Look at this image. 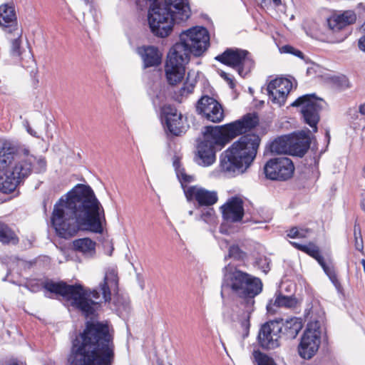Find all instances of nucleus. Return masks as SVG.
Masks as SVG:
<instances>
[{"mask_svg": "<svg viewBox=\"0 0 365 365\" xmlns=\"http://www.w3.org/2000/svg\"><path fill=\"white\" fill-rule=\"evenodd\" d=\"M196 84V79L190 78V73H188L187 79L183 84V86L180 90V94L183 96H187L191 93H192Z\"/></svg>", "mask_w": 365, "mask_h": 365, "instance_id": "38", "label": "nucleus"}, {"mask_svg": "<svg viewBox=\"0 0 365 365\" xmlns=\"http://www.w3.org/2000/svg\"><path fill=\"white\" fill-rule=\"evenodd\" d=\"M148 25L151 32L156 36L165 38L173 31L174 16L160 3H153L148 14Z\"/></svg>", "mask_w": 365, "mask_h": 365, "instance_id": "8", "label": "nucleus"}, {"mask_svg": "<svg viewBox=\"0 0 365 365\" xmlns=\"http://www.w3.org/2000/svg\"><path fill=\"white\" fill-rule=\"evenodd\" d=\"M160 4L174 16L176 24L185 22L191 16L188 0H164Z\"/></svg>", "mask_w": 365, "mask_h": 365, "instance_id": "22", "label": "nucleus"}, {"mask_svg": "<svg viewBox=\"0 0 365 365\" xmlns=\"http://www.w3.org/2000/svg\"><path fill=\"white\" fill-rule=\"evenodd\" d=\"M362 264L364 265V271H365V260L364 259L362 260Z\"/></svg>", "mask_w": 365, "mask_h": 365, "instance_id": "54", "label": "nucleus"}, {"mask_svg": "<svg viewBox=\"0 0 365 365\" xmlns=\"http://www.w3.org/2000/svg\"><path fill=\"white\" fill-rule=\"evenodd\" d=\"M346 36H347V35H346V36H345L341 39V41H343L344 38H346Z\"/></svg>", "mask_w": 365, "mask_h": 365, "instance_id": "57", "label": "nucleus"}, {"mask_svg": "<svg viewBox=\"0 0 365 365\" xmlns=\"http://www.w3.org/2000/svg\"><path fill=\"white\" fill-rule=\"evenodd\" d=\"M334 82L341 88H347L350 86L349 79L344 75L334 76Z\"/></svg>", "mask_w": 365, "mask_h": 365, "instance_id": "43", "label": "nucleus"}, {"mask_svg": "<svg viewBox=\"0 0 365 365\" xmlns=\"http://www.w3.org/2000/svg\"><path fill=\"white\" fill-rule=\"evenodd\" d=\"M280 51L282 53H291V54H292L295 56H297L302 59L304 58V55H303L302 52L300 51L299 50L294 48L292 46H289V45L284 46L280 48Z\"/></svg>", "mask_w": 365, "mask_h": 365, "instance_id": "42", "label": "nucleus"}, {"mask_svg": "<svg viewBox=\"0 0 365 365\" xmlns=\"http://www.w3.org/2000/svg\"><path fill=\"white\" fill-rule=\"evenodd\" d=\"M223 218L229 222L241 221L244 215L243 202L237 197L229 199L220 207Z\"/></svg>", "mask_w": 365, "mask_h": 365, "instance_id": "23", "label": "nucleus"}, {"mask_svg": "<svg viewBox=\"0 0 365 365\" xmlns=\"http://www.w3.org/2000/svg\"><path fill=\"white\" fill-rule=\"evenodd\" d=\"M0 242L3 244L16 245L19 237L16 233L5 223L0 221Z\"/></svg>", "mask_w": 365, "mask_h": 365, "instance_id": "34", "label": "nucleus"}, {"mask_svg": "<svg viewBox=\"0 0 365 365\" xmlns=\"http://www.w3.org/2000/svg\"><path fill=\"white\" fill-rule=\"evenodd\" d=\"M282 331L281 323L269 321L264 323L258 334V341L264 349H274L280 346V333Z\"/></svg>", "mask_w": 365, "mask_h": 365, "instance_id": "15", "label": "nucleus"}, {"mask_svg": "<svg viewBox=\"0 0 365 365\" xmlns=\"http://www.w3.org/2000/svg\"><path fill=\"white\" fill-rule=\"evenodd\" d=\"M292 245L297 249L308 254L313 258H314L318 263L322 266L324 272L329 276V279L334 283L335 287L339 289L340 284L336 278V274L331 266L327 264L324 257L321 255L317 245L313 243H309L307 245H302L295 242H291Z\"/></svg>", "mask_w": 365, "mask_h": 365, "instance_id": "20", "label": "nucleus"}, {"mask_svg": "<svg viewBox=\"0 0 365 365\" xmlns=\"http://www.w3.org/2000/svg\"><path fill=\"white\" fill-rule=\"evenodd\" d=\"M45 289L50 292L61 295L71 304L80 309L86 317L92 315L98 308L100 294L98 291L86 289L81 284L68 285L64 282H48Z\"/></svg>", "mask_w": 365, "mask_h": 365, "instance_id": "7", "label": "nucleus"}, {"mask_svg": "<svg viewBox=\"0 0 365 365\" xmlns=\"http://www.w3.org/2000/svg\"><path fill=\"white\" fill-rule=\"evenodd\" d=\"M223 242H225V245H227V244L226 240H222V241L221 242V243H220V246H221V247H222V246H223V244H222Z\"/></svg>", "mask_w": 365, "mask_h": 365, "instance_id": "53", "label": "nucleus"}, {"mask_svg": "<svg viewBox=\"0 0 365 365\" xmlns=\"http://www.w3.org/2000/svg\"><path fill=\"white\" fill-rule=\"evenodd\" d=\"M311 233V230L303 227H293L289 230L287 236L291 238H305Z\"/></svg>", "mask_w": 365, "mask_h": 365, "instance_id": "39", "label": "nucleus"}, {"mask_svg": "<svg viewBox=\"0 0 365 365\" xmlns=\"http://www.w3.org/2000/svg\"><path fill=\"white\" fill-rule=\"evenodd\" d=\"M11 34L14 35V37L11 38V54L14 57H19L21 56V32L18 29L16 31H13Z\"/></svg>", "mask_w": 365, "mask_h": 365, "instance_id": "35", "label": "nucleus"}, {"mask_svg": "<svg viewBox=\"0 0 365 365\" xmlns=\"http://www.w3.org/2000/svg\"><path fill=\"white\" fill-rule=\"evenodd\" d=\"M259 143L258 135L242 136L221 154V170L229 175L244 173L255 160Z\"/></svg>", "mask_w": 365, "mask_h": 365, "instance_id": "6", "label": "nucleus"}, {"mask_svg": "<svg viewBox=\"0 0 365 365\" xmlns=\"http://www.w3.org/2000/svg\"><path fill=\"white\" fill-rule=\"evenodd\" d=\"M0 26L9 34L19 29L14 7L12 4H4L0 6Z\"/></svg>", "mask_w": 365, "mask_h": 365, "instance_id": "24", "label": "nucleus"}, {"mask_svg": "<svg viewBox=\"0 0 365 365\" xmlns=\"http://www.w3.org/2000/svg\"><path fill=\"white\" fill-rule=\"evenodd\" d=\"M162 113L165 117V125L169 132L175 135L184 133L188 127L186 120L177 109L170 105L161 106Z\"/></svg>", "mask_w": 365, "mask_h": 365, "instance_id": "18", "label": "nucleus"}, {"mask_svg": "<svg viewBox=\"0 0 365 365\" xmlns=\"http://www.w3.org/2000/svg\"><path fill=\"white\" fill-rule=\"evenodd\" d=\"M325 101L314 94H307L299 97L291 106H301V113L304 121L308 124L314 132L317 130V124L320 119L319 113L325 106Z\"/></svg>", "mask_w": 365, "mask_h": 365, "instance_id": "9", "label": "nucleus"}, {"mask_svg": "<svg viewBox=\"0 0 365 365\" xmlns=\"http://www.w3.org/2000/svg\"><path fill=\"white\" fill-rule=\"evenodd\" d=\"M356 19V14L352 10L336 11L327 19V25L333 33H337L355 24Z\"/></svg>", "mask_w": 365, "mask_h": 365, "instance_id": "21", "label": "nucleus"}, {"mask_svg": "<svg viewBox=\"0 0 365 365\" xmlns=\"http://www.w3.org/2000/svg\"><path fill=\"white\" fill-rule=\"evenodd\" d=\"M222 289H230L234 294L245 299V312L238 314V319L246 329L250 327V317L254 311L255 297L262 290L261 280L237 268L226 267L224 274Z\"/></svg>", "mask_w": 365, "mask_h": 365, "instance_id": "5", "label": "nucleus"}, {"mask_svg": "<svg viewBox=\"0 0 365 365\" xmlns=\"http://www.w3.org/2000/svg\"><path fill=\"white\" fill-rule=\"evenodd\" d=\"M364 32V35L359 39V48L361 51L365 53V31Z\"/></svg>", "mask_w": 365, "mask_h": 365, "instance_id": "46", "label": "nucleus"}, {"mask_svg": "<svg viewBox=\"0 0 365 365\" xmlns=\"http://www.w3.org/2000/svg\"><path fill=\"white\" fill-rule=\"evenodd\" d=\"M165 76L169 84L176 85L184 78L185 66L171 62H167L165 66Z\"/></svg>", "mask_w": 365, "mask_h": 365, "instance_id": "29", "label": "nucleus"}, {"mask_svg": "<svg viewBox=\"0 0 365 365\" xmlns=\"http://www.w3.org/2000/svg\"><path fill=\"white\" fill-rule=\"evenodd\" d=\"M197 111L208 120L220 123L225 118L224 110L220 103L212 97L202 96L197 102Z\"/></svg>", "mask_w": 365, "mask_h": 365, "instance_id": "17", "label": "nucleus"}, {"mask_svg": "<svg viewBox=\"0 0 365 365\" xmlns=\"http://www.w3.org/2000/svg\"><path fill=\"white\" fill-rule=\"evenodd\" d=\"M9 365H19V364H16V363H11V364H9Z\"/></svg>", "mask_w": 365, "mask_h": 365, "instance_id": "56", "label": "nucleus"}, {"mask_svg": "<svg viewBox=\"0 0 365 365\" xmlns=\"http://www.w3.org/2000/svg\"><path fill=\"white\" fill-rule=\"evenodd\" d=\"M98 287L104 302H110L113 295V303L118 310L126 309L128 305L126 299L118 295V277L115 269L112 268L106 271L103 279L100 282Z\"/></svg>", "mask_w": 365, "mask_h": 365, "instance_id": "13", "label": "nucleus"}, {"mask_svg": "<svg viewBox=\"0 0 365 365\" xmlns=\"http://www.w3.org/2000/svg\"><path fill=\"white\" fill-rule=\"evenodd\" d=\"M274 6H279V5L282 4V1L281 0H272Z\"/></svg>", "mask_w": 365, "mask_h": 365, "instance_id": "48", "label": "nucleus"}, {"mask_svg": "<svg viewBox=\"0 0 365 365\" xmlns=\"http://www.w3.org/2000/svg\"><path fill=\"white\" fill-rule=\"evenodd\" d=\"M220 76L225 81H227V83H228V85L230 86V87L231 88H234L235 86V81H234V78L230 76V74L224 72V71H222L220 73Z\"/></svg>", "mask_w": 365, "mask_h": 365, "instance_id": "45", "label": "nucleus"}, {"mask_svg": "<svg viewBox=\"0 0 365 365\" xmlns=\"http://www.w3.org/2000/svg\"><path fill=\"white\" fill-rule=\"evenodd\" d=\"M173 165L175 168L176 175L183 187V190L186 189L185 185L195 180V176L189 175L186 173L185 168L181 165L180 160L179 157L175 156L173 161Z\"/></svg>", "mask_w": 365, "mask_h": 365, "instance_id": "32", "label": "nucleus"}, {"mask_svg": "<svg viewBox=\"0 0 365 365\" xmlns=\"http://www.w3.org/2000/svg\"><path fill=\"white\" fill-rule=\"evenodd\" d=\"M256 265L262 270L263 272L267 273L269 269V261L265 257H261L256 259Z\"/></svg>", "mask_w": 365, "mask_h": 365, "instance_id": "44", "label": "nucleus"}, {"mask_svg": "<svg viewBox=\"0 0 365 365\" xmlns=\"http://www.w3.org/2000/svg\"><path fill=\"white\" fill-rule=\"evenodd\" d=\"M115 346L107 324L88 322L84 331L73 341L70 365H112Z\"/></svg>", "mask_w": 365, "mask_h": 365, "instance_id": "2", "label": "nucleus"}, {"mask_svg": "<svg viewBox=\"0 0 365 365\" xmlns=\"http://www.w3.org/2000/svg\"><path fill=\"white\" fill-rule=\"evenodd\" d=\"M138 53L140 56L145 68L158 66L161 63L163 53L154 46L139 47Z\"/></svg>", "mask_w": 365, "mask_h": 365, "instance_id": "25", "label": "nucleus"}, {"mask_svg": "<svg viewBox=\"0 0 365 365\" xmlns=\"http://www.w3.org/2000/svg\"><path fill=\"white\" fill-rule=\"evenodd\" d=\"M46 170L44 158L35 157L25 148L17 151L13 143L0 139V172H3L0 177V191L10 193L32 170L41 173Z\"/></svg>", "mask_w": 365, "mask_h": 365, "instance_id": "3", "label": "nucleus"}, {"mask_svg": "<svg viewBox=\"0 0 365 365\" xmlns=\"http://www.w3.org/2000/svg\"><path fill=\"white\" fill-rule=\"evenodd\" d=\"M281 325L282 332L287 339H294L303 327L302 319L297 317L286 319Z\"/></svg>", "mask_w": 365, "mask_h": 365, "instance_id": "30", "label": "nucleus"}, {"mask_svg": "<svg viewBox=\"0 0 365 365\" xmlns=\"http://www.w3.org/2000/svg\"><path fill=\"white\" fill-rule=\"evenodd\" d=\"M298 304V300L292 296L277 294L274 299H271L267 305V309L269 313H274L276 308L293 309Z\"/></svg>", "mask_w": 365, "mask_h": 365, "instance_id": "28", "label": "nucleus"}, {"mask_svg": "<svg viewBox=\"0 0 365 365\" xmlns=\"http://www.w3.org/2000/svg\"><path fill=\"white\" fill-rule=\"evenodd\" d=\"M258 3H260L262 5H266V1L267 0H257Z\"/></svg>", "mask_w": 365, "mask_h": 365, "instance_id": "49", "label": "nucleus"}, {"mask_svg": "<svg viewBox=\"0 0 365 365\" xmlns=\"http://www.w3.org/2000/svg\"><path fill=\"white\" fill-rule=\"evenodd\" d=\"M27 131L32 135H35V133L33 132L31 128H27Z\"/></svg>", "mask_w": 365, "mask_h": 365, "instance_id": "51", "label": "nucleus"}, {"mask_svg": "<svg viewBox=\"0 0 365 365\" xmlns=\"http://www.w3.org/2000/svg\"><path fill=\"white\" fill-rule=\"evenodd\" d=\"M354 247L356 250L362 251L364 249V244L362 236L361 233V229L359 225H355L354 227Z\"/></svg>", "mask_w": 365, "mask_h": 365, "instance_id": "40", "label": "nucleus"}, {"mask_svg": "<svg viewBox=\"0 0 365 365\" xmlns=\"http://www.w3.org/2000/svg\"><path fill=\"white\" fill-rule=\"evenodd\" d=\"M361 206H362L363 210L365 211V197L362 200Z\"/></svg>", "mask_w": 365, "mask_h": 365, "instance_id": "50", "label": "nucleus"}, {"mask_svg": "<svg viewBox=\"0 0 365 365\" xmlns=\"http://www.w3.org/2000/svg\"><path fill=\"white\" fill-rule=\"evenodd\" d=\"M200 219L210 225H216L217 219L213 208L207 207L201 211Z\"/></svg>", "mask_w": 365, "mask_h": 365, "instance_id": "37", "label": "nucleus"}, {"mask_svg": "<svg viewBox=\"0 0 365 365\" xmlns=\"http://www.w3.org/2000/svg\"><path fill=\"white\" fill-rule=\"evenodd\" d=\"M269 150L274 154H289V135L281 136L275 139L269 145Z\"/></svg>", "mask_w": 365, "mask_h": 365, "instance_id": "31", "label": "nucleus"}, {"mask_svg": "<svg viewBox=\"0 0 365 365\" xmlns=\"http://www.w3.org/2000/svg\"><path fill=\"white\" fill-rule=\"evenodd\" d=\"M51 222L56 234L66 239L80 230L101 234L106 220L104 208L91 187L78 185L54 205Z\"/></svg>", "mask_w": 365, "mask_h": 365, "instance_id": "1", "label": "nucleus"}, {"mask_svg": "<svg viewBox=\"0 0 365 365\" xmlns=\"http://www.w3.org/2000/svg\"><path fill=\"white\" fill-rule=\"evenodd\" d=\"M190 53L192 52L180 40L170 49L166 61L185 66L190 61Z\"/></svg>", "mask_w": 365, "mask_h": 365, "instance_id": "26", "label": "nucleus"}, {"mask_svg": "<svg viewBox=\"0 0 365 365\" xmlns=\"http://www.w3.org/2000/svg\"><path fill=\"white\" fill-rule=\"evenodd\" d=\"M290 155L302 157L309 147V137L305 132L289 135Z\"/></svg>", "mask_w": 365, "mask_h": 365, "instance_id": "27", "label": "nucleus"}, {"mask_svg": "<svg viewBox=\"0 0 365 365\" xmlns=\"http://www.w3.org/2000/svg\"><path fill=\"white\" fill-rule=\"evenodd\" d=\"M294 164L287 157L270 159L264 168L266 177L277 180H286L290 178L294 173Z\"/></svg>", "mask_w": 365, "mask_h": 365, "instance_id": "14", "label": "nucleus"}, {"mask_svg": "<svg viewBox=\"0 0 365 365\" xmlns=\"http://www.w3.org/2000/svg\"><path fill=\"white\" fill-rule=\"evenodd\" d=\"M188 214H189L190 215H192L193 214V211H192V210L189 211Z\"/></svg>", "mask_w": 365, "mask_h": 365, "instance_id": "55", "label": "nucleus"}, {"mask_svg": "<svg viewBox=\"0 0 365 365\" xmlns=\"http://www.w3.org/2000/svg\"><path fill=\"white\" fill-rule=\"evenodd\" d=\"M257 123V115L248 113L230 123L205 127L204 139L197 146V163L202 166L211 165L216 160L217 147L221 149L233 138L255 128Z\"/></svg>", "mask_w": 365, "mask_h": 365, "instance_id": "4", "label": "nucleus"}, {"mask_svg": "<svg viewBox=\"0 0 365 365\" xmlns=\"http://www.w3.org/2000/svg\"><path fill=\"white\" fill-rule=\"evenodd\" d=\"M184 192L188 201H195L201 207H210L218 200L216 191L210 190L199 185L187 187L184 190Z\"/></svg>", "mask_w": 365, "mask_h": 365, "instance_id": "19", "label": "nucleus"}, {"mask_svg": "<svg viewBox=\"0 0 365 365\" xmlns=\"http://www.w3.org/2000/svg\"><path fill=\"white\" fill-rule=\"evenodd\" d=\"M362 175H363L364 178H365V165L364 166V168L362 169Z\"/></svg>", "mask_w": 365, "mask_h": 365, "instance_id": "52", "label": "nucleus"}, {"mask_svg": "<svg viewBox=\"0 0 365 365\" xmlns=\"http://www.w3.org/2000/svg\"><path fill=\"white\" fill-rule=\"evenodd\" d=\"M252 355L256 365H277L271 356L259 350L254 351Z\"/></svg>", "mask_w": 365, "mask_h": 365, "instance_id": "36", "label": "nucleus"}, {"mask_svg": "<svg viewBox=\"0 0 365 365\" xmlns=\"http://www.w3.org/2000/svg\"><path fill=\"white\" fill-rule=\"evenodd\" d=\"M228 257L230 258L240 260L245 258V253L242 252L238 246L232 245L229 248Z\"/></svg>", "mask_w": 365, "mask_h": 365, "instance_id": "41", "label": "nucleus"}, {"mask_svg": "<svg viewBox=\"0 0 365 365\" xmlns=\"http://www.w3.org/2000/svg\"><path fill=\"white\" fill-rule=\"evenodd\" d=\"M180 41L195 56H200L210 46V34L202 26H194L180 33Z\"/></svg>", "mask_w": 365, "mask_h": 365, "instance_id": "11", "label": "nucleus"}, {"mask_svg": "<svg viewBox=\"0 0 365 365\" xmlns=\"http://www.w3.org/2000/svg\"><path fill=\"white\" fill-rule=\"evenodd\" d=\"M292 86V82L288 78H277L272 80L267 88L269 101L278 106H283Z\"/></svg>", "mask_w": 365, "mask_h": 365, "instance_id": "16", "label": "nucleus"}, {"mask_svg": "<svg viewBox=\"0 0 365 365\" xmlns=\"http://www.w3.org/2000/svg\"><path fill=\"white\" fill-rule=\"evenodd\" d=\"M76 250L86 256H93L96 252V242L90 238H81L73 241Z\"/></svg>", "mask_w": 365, "mask_h": 365, "instance_id": "33", "label": "nucleus"}, {"mask_svg": "<svg viewBox=\"0 0 365 365\" xmlns=\"http://www.w3.org/2000/svg\"><path fill=\"white\" fill-rule=\"evenodd\" d=\"M359 112L361 115H365V103L359 106Z\"/></svg>", "mask_w": 365, "mask_h": 365, "instance_id": "47", "label": "nucleus"}, {"mask_svg": "<svg viewBox=\"0 0 365 365\" xmlns=\"http://www.w3.org/2000/svg\"><path fill=\"white\" fill-rule=\"evenodd\" d=\"M321 334L318 322L308 324L298 346V353L302 359H310L317 354L321 344Z\"/></svg>", "mask_w": 365, "mask_h": 365, "instance_id": "12", "label": "nucleus"}, {"mask_svg": "<svg viewBox=\"0 0 365 365\" xmlns=\"http://www.w3.org/2000/svg\"><path fill=\"white\" fill-rule=\"evenodd\" d=\"M215 60L235 69L242 77H245L254 67V61L249 52L239 48H227L217 56Z\"/></svg>", "mask_w": 365, "mask_h": 365, "instance_id": "10", "label": "nucleus"}]
</instances>
